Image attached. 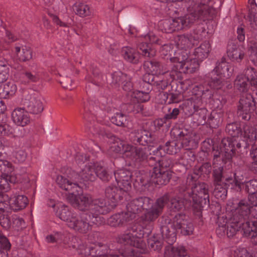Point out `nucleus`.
<instances>
[{"mask_svg": "<svg viewBox=\"0 0 257 257\" xmlns=\"http://www.w3.org/2000/svg\"><path fill=\"white\" fill-rule=\"evenodd\" d=\"M249 202L248 199H241L233 207L232 217L235 220L245 221L249 218L252 209V205Z\"/></svg>", "mask_w": 257, "mask_h": 257, "instance_id": "obj_10", "label": "nucleus"}, {"mask_svg": "<svg viewBox=\"0 0 257 257\" xmlns=\"http://www.w3.org/2000/svg\"><path fill=\"white\" fill-rule=\"evenodd\" d=\"M127 75L121 71H115L112 74V81L111 84L116 88L123 82L126 81Z\"/></svg>", "mask_w": 257, "mask_h": 257, "instance_id": "obj_56", "label": "nucleus"}, {"mask_svg": "<svg viewBox=\"0 0 257 257\" xmlns=\"http://www.w3.org/2000/svg\"><path fill=\"white\" fill-rule=\"evenodd\" d=\"M190 34L192 35V38L195 44H196L199 41L203 39L205 34V29L202 27L198 26Z\"/></svg>", "mask_w": 257, "mask_h": 257, "instance_id": "obj_63", "label": "nucleus"}, {"mask_svg": "<svg viewBox=\"0 0 257 257\" xmlns=\"http://www.w3.org/2000/svg\"><path fill=\"white\" fill-rule=\"evenodd\" d=\"M191 187L193 207L197 212H200L204 205L209 204L208 185L204 182H199Z\"/></svg>", "mask_w": 257, "mask_h": 257, "instance_id": "obj_3", "label": "nucleus"}, {"mask_svg": "<svg viewBox=\"0 0 257 257\" xmlns=\"http://www.w3.org/2000/svg\"><path fill=\"white\" fill-rule=\"evenodd\" d=\"M145 234L144 229L140 224L135 223L131 225L126 232L119 237L118 240H124L126 236H130L131 239L143 238Z\"/></svg>", "mask_w": 257, "mask_h": 257, "instance_id": "obj_23", "label": "nucleus"}, {"mask_svg": "<svg viewBox=\"0 0 257 257\" xmlns=\"http://www.w3.org/2000/svg\"><path fill=\"white\" fill-rule=\"evenodd\" d=\"M164 257H190L183 246H174L169 244L165 247Z\"/></svg>", "mask_w": 257, "mask_h": 257, "instance_id": "obj_25", "label": "nucleus"}, {"mask_svg": "<svg viewBox=\"0 0 257 257\" xmlns=\"http://www.w3.org/2000/svg\"><path fill=\"white\" fill-rule=\"evenodd\" d=\"M241 190H244L248 195L255 193L257 192V180L252 179L244 182Z\"/></svg>", "mask_w": 257, "mask_h": 257, "instance_id": "obj_59", "label": "nucleus"}, {"mask_svg": "<svg viewBox=\"0 0 257 257\" xmlns=\"http://www.w3.org/2000/svg\"><path fill=\"white\" fill-rule=\"evenodd\" d=\"M174 165L172 160L169 157H164L162 158L159 161L158 169L163 171H171V169Z\"/></svg>", "mask_w": 257, "mask_h": 257, "instance_id": "obj_64", "label": "nucleus"}, {"mask_svg": "<svg viewBox=\"0 0 257 257\" xmlns=\"http://www.w3.org/2000/svg\"><path fill=\"white\" fill-rule=\"evenodd\" d=\"M87 128L88 131L93 135H97L99 137H101L102 138H109L112 137V135L111 134L106 132L103 129H101L98 127V126H97V125H91V124H88Z\"/></svg>", "mask_w": 257, "mask_h": 257, "instance_id": "obj_54", "label": "nucleus"}, {"mask_svg": "<svg viewBox=\"0 0 257 257\" xmlns=\"http://www.w3.org/2000/svg\"><path fill=\"white\" fill-rule=\"evenodd\" d=\"M73 10L76 15L81 17H85L90 14L89 6L83 3L75 4L73 6Z\"/></svg>", "mask_w": 257, "mask_h": 257, "instance_id": "obj_53", "label": "nucleus"}, {"mask_svg": "<svg viewBox=\"0 0 257 257\" xmlns=\"http://www.w3.org/2000/svg\"><path fill=\"white\" fill-rule=\"evenodd\" d=\"M214 70L217 76H220L221 77L225 79L229 78L232 74V71L230 70V66L228 63H217Z\"/></svg>", "mask_w": 257, "mask_h": 257, "instance_id": "obj_39", "label": "nucleus"}, {"mask_svg": "<svg viewBox=\"0 0 257 257\" xmlns=\"http://www.w3.org/2000/svg\"><path fill=\"white\" fill-rule=\"evenodd\" d=\"M134 186L141 190H145L150 186L149 176L146 173H139L135 179Z\"/></svg>", "mask_w": 257, "mask_h": 257, "instance_id": "obj_33", "label": "nucleus"}, {"mask_svg": "<svg viewBox=\"0 0 257 257\" xmlns=\"http://www.w3.org/2000/svg\"><path fill=\"white\" fill-rule=\"evenodd\" d=\"M181 148L182 145L177 141H168L164 145H160L153 152L158 157L162 156L161 151H163L164 154L174 155L179 152Z\"/></svg>", "mask_w": 257, "mask_h": 257, "instance_id": "obj_17", "label": "nucleus"}, {"mask_svg": "<svg viewBox=\"0 0 257 257\" xmlns=\"http://www.w3.org/2000/svg\"><path fill=\"white\" fill-rule=\"evenodd\" d=\"M171 220L165 219L164 224L160 226V231L163 238L169 244H172L176 240L177 229L170 222Z\"/></svg>", "mask_w": 257, "mask_h": 257, "instance_id": "obj_16", "label": "nucleus"}, {"mask_svg": "<svg viewBox=\"0 0 257 257\" xmlns=\"http://www.w3.org/2000/svg\"><path fill=\"white\" fill-rule=\"evenodd\" d=\"M15 51L19 60L22 62L29 61L33 58V51L27 46H16Z\"/></svg>", "mask_w": 257, "mask_h": 257, "instance_id": "obj_26", "label": "nucleus"}, {"mask_svg": "<svg viewBox=\"0 0 257 257\" xmlns=\"http://www.w3.org/2000/svg\"><path fill=\"white\" fill-rule=\"evenodd\" d=\"M56 214L60 219L67 223L68 226V224L71 222L75 216V214L69 210L68 207L64 205L58 208Z\"/></svg>", "mask_w": 257, "mask_h": 257, "instance_id": "obj_35", "label": "nucleus"}, {"mask_svg": "<svg viewBox=\"0 0 257 257\" xmlns=\"http://www.w3.org/2000/svg\"><path fill=\"white\" fill-rule=\"evenodd\" d=\"M123 109L128 113H144V105L140 103L136 97L132 98L131 102L123 104Z\"/></svg>", "mask_w": 257, "mask_h": 257, "instance_id": "obj_31", "label": "nucleus"}, {"mask_svg": "<svg viewBox=\"0 0 257 257\" xmlns=\"http://www.w3.org/2000/svg\"><path fill=\"white\" fill-rule=\"evenodd\" d=\"M126 209L127 211L132 212L135 215L143 211L138 198L128 203L126 206Z\"/></svg>", "mask_w": 257, "mask_h": 257, "instance_id": "obj_62", "label": "nucleus"}, {"mask_svg": "<svg viewBox=\"0 0 257 257\" xmlns=\"http://www.w3.org/2000/svg\"><path fill=\"white\" fill-rule=\"evenodd\" d=\"M232 217L231 218L232 221L228 223L226 226L225 231L226 235L228 237H233L240 228L239 226V222L240 221L235 220Z\"/></svg>", "mask_w": 257, "mask_h": 257, "instance_id": "obj_51", "label": "nucleus"}, {"mask_svg": "<svg viewBox=\"0 0 257 257\" xmlns=\"http://www.w3.org/2000/svg\"><path fill=\"white\" fill-rule=\"evenodd\" d=\"M72 246L74 248L80 250V254L89 257H109L111 254L109 247L100 242H97L88 246H86L83 244L78 245L74 244Z\"/></svg>", "mask_w": 257, "mask_h": 257, "instance_id": "obj_6", "label": "nucleus"}, {"mask_svg": "<svg viewBox=\"0 0 257 257\" xmlns=\"http://www.w3.org/2000/svg\"><path fill=\"white\" fill-rule=\"evenodd\" d=\"M17 91V86L13 82L0 85V97L7 98L14 95Z\"/></svg>", "mask_w": 257, "mask_h": 257, "instance_id": "obj_37", "label": "nucleus"}, {"mask_svg": "<svg viewBox=\"0 0 257 257\" xmlns=\"http://www.w3.org/2000/svg\"><path fill=\"white\" fill-rule=\"evenodd\" d=\"M124 188L117 187L114 185H110L105 188L104 194L105 197L112 202V204H114L115 207L116 204L121 200L124 196L127 194Z\"/></svg>", "mask_w": 257, "mask_h": 257, "instance_id": "obj_14", "label": "nucleus"}, {"mask_svg": "<svg viewBox=\"0 0 257 257\" xmlns=\"http://www.w3.org/2000/svg\"><path fill=\"white\" fill-rule=\"evenodd\" d=\"M250 82L244 75L238 74L234 80L233 86L235 90L240 93L247 92L250 88Z\"/></svg>", "mask_w": 257, "mask_h": 257, "instance_id": "obj_27", "label": "nucleus"}, {"mask_svg": "<svg viewBox=\"0 0 257 257\" xmlns=\"http://www.w3.org/2000/svg\"><path fill=\"white\" fill-rule=\"evenodd\" d=\"M242 136L243 139L237 141L236 139L230 138V141L225 140V144L227 147V151H230L235 147L237 153H240L242 150L247 149L252 143L254 144L256 140V134L254 128L249 125H244L243 126Z\"/></svg>", "mask_w": 257, "mask_h": 257, "instance_id": "obj_2", "label": "nucleus"}, {"mask_svg": "<svg viewBox=\"0 0 257 257\" xmlns=\"http://www.w3.org/2000/svg\"><path fill=\"white\" fill-rule=\"evenodd\" d=\"M192 93L194 94L195 97L197 98L196 102L199 99L202 101V99H207L208 96L211 97L212 95V92L209 90H202L201 86H198L193 88Z\"/></svg>", "mask_w": 257, "mask_h": 257, "instance_id": "obj_55", "label": "nucleus"}, {"mask_svg": "<svg viewBox=\"0 0 257 257\" xmlns=\"http://www.w3.org/2000/svg\"><path fill=\"white\" fill-rule=\"evenodd\" d=\"M172 171L158 169V166H155L153 168L151 178L156 184L160 186L166 185L172 177Z\"/></svg>", "mask_w": 257, "mask_h": 257, "instance_id": "obj_15", "label": "nucleus"}, {"mask_svg": "<svg viewBox=\"0 0 257 257\" xmlns=\"http://www.w3.org/2000/svg\"><path fill=\"white\" fill-rule=\"evenodd\" d=\"M138 49L140 51L142 55L152 58L156 55V51L152 48V45L147 42L140 43L138 46Z\"/></svg>", "mask_w": 257, "mask_h": 257, "instance_id": "obj_47", "label": "nucleus"}, {"mask_svg": "<svg viewBox=\"0 0 257 257\" xmlns=\"http://www.w3.org/2000/svg\"><path fill=\"white\" fill-rule=\"evenodd\" d=\"M96 175L101 181L104 182H108L112 179V176L110 174L106 169L100 165L96 164Z\"/></svg>", "mask_w": 257, "mask_h": 257, "instance_id": "obj_52", "label": "nucleus"}, {"mask_svg": "<svg viewBox=\"0 0 257 257\" xmlns=\"http://www.w3.org/2000/svg\"><path fill=\"white\" fill-rule=\"evenodd\" d=\"M17 182V178L11 174H3L0 178V190L5 192L9 191L11 189V184Z\"/></svg>", "mask_w": 257, "mask_h": 257, "instance_id": "obj_34", "label": "nucleus"}, {"mask_svg": "<svg viewBox=\"0 0 257 257\" xmlns=\"http://www.w3.org/2000/svg\"><path fill=\"white\" fill-rule=\"evenodd\" d=\"M239 226L246 236H250L251 237L253 232L255 231L253 229V228L255 227L253 222L246 220L241 221L239 222Z\"/></svg>", "mask_w": 257, "mask_h": 257, "instance_id": "obj_61", "label": "nucleus"}, {"mask_svg": "<svg viewBox=\"0 0 257 257\" xmlns=\"http://www.w3.org/2000/svg\"><path fill=\"white\" fill-rule=\"evenodd\" d=\"M120 243H124L125 244H128L131 246L136 247L138 248H144L145 243L139 238L131 239L130 236H126L124 238V240H118Z\"/></svg>", "mask_w": 257, "mask_h": 257, "instance_id": "obj_60", "label": "nucleus"}, {"mask_svg": "<svg viewBox=\"0 0 257 257\" xmlns=\"http://www.w3.org/2000/svg\"><path fill=\"white\" fill-rule=\"evenodd\" d=\"M210 51L211 46L209 43L207 41H205L199 47L195 49L194 52V54L196 57L195 59L198 61H202L204 59L208 57Z\"/></svg>", "mask_w": 257, "mask_h": 257, "instance_id": "obj_30", "label": "nucleus"}, {"mask_svg": "<svg viewBox=\"0 0 257 257\" xmlns=\"http://www.w3.org/2000/svg\"><path fill=\"white\" fill-rule=\"evenodd\" d=\"M130 136L132 142L135 145L146 146L153 142L152 133L143 128L134 130Z\"/></svg>", "mask_w": 257, "mask_h": 257, "instance_id": "obj_12", "label": "nucleus"}, {"mask_svg": "<svg viewBox=\"0 0 257 257\" xmlns=\"http://www.w3.org/2000/svg\"><path fill=\"white\" fill-rule=\"evenodd\" d=\"M121 55L126 61L130 63L137 64L139 62L140 56L139 52H136L132 48L130 47L122 48Z\"/></svg>", "mask_w": 257, "mask_h": 257, "instance_id": "obj_32", "label": "nucleus"}, {"mask_svg": "<svg viewBox=\"0 0 257 257\" xmlns=\"http://www.w3.org/2000/svg\"><path fill=\"white\" fill-rule=\"evenodd\" d=\"M208 0H188L186 4L188 14L183 17L162 20L160 22L161 30L166 33H172L188 27L200 19L209 17L208 8L204 5Z\"/></svg>", "mask_w": 257, "mask_h": 257, "instance_id": "obj_1", "label": "nucleus"}, {"mask_svg": "<svg viewBox=\"0 0 257 257\" xmlns=\"http://www.w3.org/2000/svg\"><path fill=\"white\" fill-rule=\"evenodd\" d=\"M114 177L117 183H120L122 187L128 190L131 188L132 173L127 169H122L114 172Z\"/></svg>", "mask_w": 257, "mask_h": 257, "instance_id": "obj_22", "label": "nucleus"}, {"mask_svg": "<svg viewBox=\"0 0 257 257\" xmlns=\"http://www.w3.org/2000/svg\"><path fill=\"white\" fill-rule=\"evenodd\" d=\"M144 69L147 72L153 74L164 73L162 70L163 66L162 64L155 59L145 61L143 65Z\"/></svg>", "mask_w": 257, "mask_h": 257, "instance_id": "obj_28", "label": "nucleus"}, {"mask_svg": "<svg viewBox=\"0 0 257 257\" xmlns=\"http://www.w3.org/2000/svg\"><path fill=\"white\" fill-rule=\"evenodd\" d=\"M24 105L28 112L34 114H39L44 109L43 104L40 96L32 97L29 99H25Z\"/></svg>", "mask_w": 257, "mask_h": 257, "instance_id": "obj_19", "label": "nucleus"}, {"mask_svg": "<svg viewBox=\"0 0 257 257\" xmlns=\"http://www.w3.org/2000/svg\"><path fill=\"white\" fill-rule=\"evenodd\" d=\"M92 199L89 196L83 194L78 195L75 207L81 211L87 210L89 208L90 210V205Z\"/></svg>", "mask_w": 257, "mask_h": 257, "instance_id": "obj_43", "label": "nucleus"}, {"mask_svg": "<svg viewBox=\"0 0 257 257\" xmlns=\"http://www.w3.org/2000/svg\"><path fill=\"white\" fill-rule=\"evenodd\" d=\"M191 135L190 134L187 138L183 139L181 144L182 147H185L186 149L189 151L197 148L198 145V141L194 139Z\"/></svg>", "mask_w": 257, "mask_h": 257, "instance_id": "obj_58", "label": "nucleus"}, {"mask_svg": "<svg viewBox=\"0 0 257 257\" xmlns=\"http://www.w3.org/2000/svg\"><path fill=\"white\" fill-rule=\"evenodd\" d=\"M249 93L240 95L236 103V114L240 120L249 121L252 118L255 110Z\"/></svg>", "mask_w": 257, "mask_h": 257, "instance_id": "obj_5", "label": "nucleus"}, {"mask_svg": "<svg viewBox=\"0 0 257 257\" xmlns=\"http://www.w3.org/2000/svg\"><path fill=\"white\" fill-rule=\"evenodd\" d=\"M215 188L213 191L214 196L217 198L223 199L227 195V188L222 183L214 184Z\"/></svg>", "mask_w": 257, "mask_h": 257, "instance_id": "obj_57", "label": "nucleus"}, {"mask_svg": "<svg viewBox=\"0 0 257 257\" xmlns=\"http://www.w3.org/2000/svg\"><path fill=\"white\" fill-rule=\"evenodd\" d=\"M86 217L84 213L81 214L80 218L75 216L71 222L68 224V227L80 233H87L90 230L89 224Z\"/></svg>", "mask_w": 257, "mask_h": 257, "instance_id": "obj_18", "label": "nucleus"}, {"mask_svg": "<svg viewBox=\"0 0 257 257\" xmlns=\"http://www.w3.org/2000/svg\"><path fill=\"white\" fill-rule=\"evenodd\" d=\"M227 140L230 141V138L227 137L224 138L221 141V144L223 149L222 157L220 156V151L219 150L218 146L217 145L212 148V165H219L221 163L226 164L227 162L231 161L233 157L237 153L235 147H233V149L230 151L231 152H229V150L227 151V147L225 146V142H224V141Z\"/></svg>", "mask_w": 257, "mask_h": 257, "instance_id": "obj_7", "label": "nucleus"}, {"mask_svg": "<svg viewBox=\"0 0 257 257\" xmlns=\"http://www.w3.org/2000/svg\"><path fill=\"white\" fill-rule=\"evenodd\" d=\"M225 132L233 139L234 138H238L242 135L241 125L237 122L228 123L225 127Z\"/></svg>", "mask_w": 257, "mask_h": 257, "instance_id": "obj_42", "label": "nucleus"}, {"mask_svg": "<svg viewBox=\"0 0 257 257\" xmlns=\"http://www.w3.org/2000/svg\"><path fill=\"white\" fill-rule=\"evenodd\" d=\"M176 190L178 192V195L182 197L183 200L190 202H192V191L191 187L189 185L187 184L186 183L181 184L176 187Z\"/></svg>", "mask_w": 257, "mask_h": 257, "instance_id": "obj_36", "label": "nucleus"}, {"mask_svg": "<svg viewBox=\"0 0 257 257\" xmlns=\"http://www.w3.org/2000/svg\"><path fill=\"white\" fill-rule=\"evenodd\" d=\"M170 200V194L169 192H166L158 197L153 206L142 216L143 222L150 223L156 220L162 214L165 206L169 202Z\"/></svg>", "mask_w": 257, "mask_h": 257, "instance_id": "obj_4", "label": "nucleus"}, {"mask_svg": "<svg viewBox=\"0 0 257 257\" xmlns=\"http://www.w3.org/2000/svg\"><path fill=\"white\" fill-rule=\"evenodd\" d=\"M182 56L185 57L183 63V73H192L198 67V63L196 59H188L186 56L182 55Z\"/></svg>", "mask_w": 257, "mask_h": 257, "instance_id": "obj_45", "label": "nucleus"}, {"mask_svg": "<svg viewBox=\"0 0 257 257\" xmlns=\"http://www.w3.org/2000/svg\"><path fill=\"white\" fill-rule=\"evenodd\" d=\"M209 105L211 106L213 110L215 109L221 110L225 103L223 97L216 93L211 95V97L208 96Z\"/></svg>", "mask_w": 257, "mask_h": 257, "instance_id": "obj_44", "label": "nucleus"}, {"mask_svg": "<svg viewBox=\"0 0 257 257\" xmlns=\"http://www.w3.org/2000/svg\"><path fill=\"white\" fill-rule=\"evenodd\" d=\"M192 101L190 104L186 106L185 109L188 110V115H194L197 121L199 123H204L207 116V110L203 106L202 101L200 99L197 102L195 101V98L192 97Z\"/></svg>", "mask_w": 257, "mask_h": 257, "instance_id": "obj_8", "label": "nucleus"}, {"mask_svg": "<svg viewBox=\"0 0 257 257\" xmlns=\"http://www.w3.org/2000/svg\"><path fill=\"white\" fill-rule=\"evenodd\" d=\"M82 183L86 184L94 181L96 179V164L86 165L80 172Z\"/></svg>", "mask_w": 257, "mask_h": 257, "instance_id": "obj_24", "label": "nucleus"}, {"mask_svg": "<svg viewBox=\"0 0 257 257\" xmlns=\"http://www.w3.org/2000/svg\"><path fill=\"white\" fill-rule=\"evenodd\" d=\"M223 121V114L222 112H217L213 110L208 118V122L212 128L218 127Z\"/></svg>", "mask_w": 257, "mask_h": 257, "instance_id": "obj_48", "label": "nucleus"}, {"mask_svg": "<svg viewBox=\"0 0 257 257\" xmlns=\"http://www.w3.org/2000/svg\"><path fill=\"white\" fill-rule=\"evenodd\" d=\"M13 121L18 125L24 126L30 123V118L26 109L21 107L15 109L12 113Z\"/></svg>", "mask_w": 257, "mask_h": 257, "instance_id": "obj_21", "label": "nucleus"}, {"mask_svg": "<svg viewBox=\"0 0 257 257\" xmlns=\"http://www.w3.org/2000/svg\"><path fill=\"white\" fill-rule=\"evenodd\" d=\"M131 145L127 144L125 141L117 138L115 140V142L113 143L111 146V149L112 151L115 153H118L122 152L126 156Z\"/></svg>", "mask_w": 257, "mask_h": 257, "instance_id": "obj_40", "label": "nucleus"}, {"mask_svg": "<svg viewBox=\"0 0 257 257\" xmlns=\"http://www.w3.org/2000/svg\"><path fill=\"white\" fill-rule=\"evenodd\" d=\"M8 206L5 202H0V225L6 230L9 229L12 224L10 217L6 211Z\"/></svg>", "mask_w": 257, "mask_h": 257, "instance_id": "obj_29", "label": "nucleus"}, {"mask_svg": "<svg viewBox=\"0 0 257 257\" xmlns=\"http://www.w3.org/2000/svg\"><path fill=\"white\" fill-rule=\"evenodd\" d=\"M212 178L214 184L222 183V180L224 178L223 166H222L220 164L212 165Z\"/></svg>", "mask_w": 257, "mask_h": 257, "instance_id": "obj_50", "label": "nucleus"}, {"mask_svg": "<svg viewBox=\"0 0 257 257\" xmlns=\"http://www.w3.org/2000/svg\"><path fill=\"white\" fill-rule=\"evenodd\" d=\"M28 198L24 195H18L15 197L11 205L12 209L15 211L23 210L28 204Z\"/></svg>", "mask_w": 257, "mask_h": 257, "instance_id": "obj_41", "label": "nucleus"}, {"mask_svg": "<svg viewBox=\"0 0 257 257\" xmlns=\"http://www.w3.org/2000/svg\"><path fill=\"white\" fill-rule=\"evenodd\" d=\"M114 207V204H108L104 198H94L91 200L90 211L92 214L97 215H105L109 213Z\"/></svg>", "mask_w": 257, "mask_h": 257, "instance_id": "obj_11", "label": "nucleus"}, {"mask_svg": "<svg viewBox=\"0 0 257 257\" xmlns=\"http://www.w3.org/2000/svg\"><path fill=\"white\" fill-rule=\"evenodd\" d=\"M182 62H177L176 64H172L171 65V71L164 72L166 75H169L172 80L178 78L181 73H183V67Z\"/></svg>", "mask_w": 257, "mask_h": 257, "instance_id": "obj_49", "label": "nucleus"}, {"mask_svg": "<svg viewBox=\"0 0 257 257\" xmlns=\"http://www.w3.org/2000/svg\"><path fill=\"white\" fill-rule=\"evenodd\" d=\"M227 54L229 59L235 63H240L245 57L244 52L232 41L230 42L227 45Z\"/></svg>", "mask_w": 257, "mask_h": 257, "instance_id": "obj_20", "label": "nucleus"}, {"mask_svg": "<svg viewBox=\"0 0 257 257\" xmlns=\"http://www.w3.org/2000/svg\"><path fill=\"white\" fill-rule=\"evenodd\" d=\"M126 157H129L136 165H140L148 158V150L146 147L131 145Z\"/></svg>", "mask_w": 257, "mask_h": 257, "instance_id": "obj_13", "label": "nucleus"}, {"mask_svg": "<svg viewBox=\"0 0 257 257\" xmlns=\"http://www.w3.org/2000/svg\"><path fill=\"white\" fill-rule=\"evenodd\" d=\"M177 44L181 49H187L192 47L195 44L190 34L178 36Z\"/></svg>", "mask_w": 257, "mask_h": 257, "instance_id": "obj_38", "label": "nucleus"}, {"mask_svg": "<svg viewBox=\"0 0 257 257\" xmlns=\"http://www.w3.org/2000/svg\"><path fill=\"white\" fill-rule=\"evenodd\" d=\"M172 224L177 229L181 230V233L184 235H190L193 231V225L189 221L188 217L183 213H177L173 218Z\"/></svg>", "mask_w": 257, "mask_h": 257, "instance_id": "obj_9", "label": "nucleus"}, {"mask_svg": "<svg viewBox=\"0 0 257 257\" xmlns=\"http://www.w3.org/2000/svg\"><path fill=\"white\" fill-rule=\"evenodd\" d=\"M240 75H244L250 82L251 86L257 88V72L251 67H247Z\"/></svg>", "mask_w": 257, "mask_h": 257, "instance_id": "obj_46", "label": "nucleus"}]
</instances>
